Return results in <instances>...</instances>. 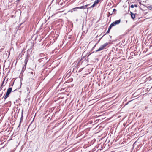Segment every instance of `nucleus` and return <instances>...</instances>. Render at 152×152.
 Masks as SVG:
<instances>
[{
    "label": "nucleus",
    "instance_id": "f257e3e1",
    "mask_svg": "<svg viewBox=\"0 0 152 152\" xmlns=\"http://www.w3.org/2000/svg\"><path fill=\"white\" fill-rule=\"evenodd\" d=\"M12 88H9L6 93V94L4 96V99L5 100L9 96V95L12 91Z\"/></svg>",
    "mask_w": 152,
    "mask_h": 152
},
{
    "label": "nucleus",
    "instance_id": "f03ea898",
    "mask_svg": "<svg viewBox=\"0 0 152 152\" xmlns=\"http://www.w3.org/2000/svg\"><path fill=\"white\" fill-rule=\"evenodd\" d=\"M121 22V20L120 19H119V20H116L115 21L113 22L111 24L113 26H115V25H118L119 24V23H120Z\"/></svg>",
    "mask_w": 152,
    "mask_h": 152
},
{
    "label": "nucleus",
    "instance_id": "7ed1b4c3",
    "mask_svg": "<svg viewBox=\"0 0 152 152\" xmlns=\"http://www.w3.org/2000/svg\"><path fill=\"white\" fill-rule=\"evenodd\" d=\"M31 51L32 50L31 49H28L27 51L26 56H27L28 57H29L31 53Z\"/></svg>",
    "mask_w": 152,
    "mask_h": 152
},
{
    "label": "nucleus",
    "instance_id": "20e7f679",
    "mask_svg": "<svg viewBox=\"0 0 152 152\" xmlns=\"http://www.w3.org/2000/svg\"><path fill=\"white\" fill-rule=\"evenodd\" d=\"M105 48V47L103 45H102L100 46L99 49L96 50V52H97L101 51L104 49Z\"/></svg>",
    "mask_w": 152,
    "mask_h": 152
},
{
    "label": "nucleus",
    "instance_id": "39448f33",
    "mask_svg": "<svg viewBox=\"0 0 152 152\" xmlns=\"http://www.w3.org/2000/svg\"><path fill=\"white\" fill-rule=\"evenodd\" d=\"M88 5L89 4H88L85 6L78 7H77V8L83 9H86L87 8L88 6Z\"/></svg>",
    "mask_w": 152,
    "mask_h": 152
},
{
    "label": "nucleus",
    "instance_id": "423d86ee",
    "mask_svg": "<svg viewBox=\"0 0 152 152\" xmlns=\"http://www.w3.org/2000/svg\"><path fill=\"white\" fill-rule=\"evenodd\" d=\"M130 13L131 18L134 20V18L135 17V14L131 12H130Z\"/></svg>",
    "mask_w": 152,
    "mask_h": 152
},
{
    "label": "nucleus",
    "instance_id": "0eeeda50",
    "mask_svg": "<svg viewBox=\"0 0 152 152\" xmlns=\"http://www.w3.org/2000/svg\"><path fill=\"white\" fill-rule=\"evenodd\" d=\"M26 65L25 64H24V66L22 68V70L21 71V73H23L24 71L26 69Z\"/></svg>",
    "mask_w": 152,
    "mask_h": 152
},
{
    "label": "nucleus",
    "instance_id": "6e6552de",
    "mask_svg": "<svg viewBox=\"0 0 152 152\" xmlns=\"http://www.w3.org/2000/svg\"><path fill=\"white\" fill-rule=\"evenodd\" d=\"M28 60V58H25V61H24V63L26 65L27 63Z\"/></svg>",
    "mask_w": 152,
    "mask_h": 152
},
{
    "label": "nucleus",
    "instance_id": "1a4fd4ad",
    "mask_svg": "<svg viewBox=\"0 0 152 152\" xmlns=\"http://www.w3.org/2000/svg\"><path fill=\"white\" fill-rule=\"evenodd\" d=\"M28 60V58H25V61H24V63L26 65L27 63Z\"/></svg>",
    "mask_w": 152,
    "mask_h": 152
},
{
    "label": "nucleus",
    "instance_id": "9d476101",
    "mask_svg": "<svg viewBox=\"0 0 152 152\" xmlns=\"http://www.w3.org/2000/svg\"><path fill=\"white\" fill-rule=\"evenodd\" d=\"M99 0H96L94 2V4H95L96 5V4H97L99 3Z\"/></svg>",
    "mask_w": 152,
    "mask_h": 152
},
{
    "label": "nucleus",
    "instance_id": "9b49d317",
    "mask_svg": "<svg viewBox=\"0 0 152 152\" xmlns=\"http://www.w3.org/2000/svg\"><path fill=\"white\" fill-rule=\"evenodd\" d=\"M28 73L30 74L31 75H32L33 76H34L35 75V73L34 72H29Z\"/></svg>",
    "mask_w": 152,
    "mask_h": 152
},
{
    "label": "nucleus",
    "instance_id": "f8f14e48",
    "mask_svg": "<svg viewBox=\"0 0 152 152\" xmlns=\"http://www.w3.org/2000/svg\"><path fill=\"white\" fill-rule=\"evenodd\" d=\"M113 26V25H112V24H111L110 26H109V28H108V29L109 30H110L111 28Z\"/></svg>",
    "mask_w": 152,
    "mask_h": 152
},
{
    "label": "nucleus",
    "instance_id": "ddd939ff",
    "mask_svg": "<svg viewBox=\"0 0 152 152\" xmlns=\"http://www.w3.org/2000/svg\"><path fill=\"white\" fill-rule=\"evenodd\" d=\"M108 43H104V44H103V45L105 47H106L108 45Z\"/></svg>",
    "mask_w": 152,
    "mask_h": 152
},
{
    "label": "nucleus",
    "instance_id": "4468645a",
    "mask_svg": "<svg viewBox=\"0 0 152 152\" xmlns=\"http://www.w3.org/2000/svg\"><path fill=\"white\" fill-rule=\"evenodd\" d=\"M148 9L149 10H152V6L151 5V6H149L148 7Z\"/></svg>",
    "mask_w": 152,
    "mask_h": 152
},
{
    "label": "nucleus",
    "instance_id": "2eb2a0df",
    "mask_svg": "<svg viewBox=\"0 0 152 152\" xmlns=\"http://www.w3.org/2000/svg\"><path fill=\"white\" fill-rule=\"evenodd\" d=\"M27 91H28V94L29 93H30V90H29V88L27 87Z\"/></svg>",
    "mask_w": 152,
    "mask_h": 152
},
{
    "label": "nucleus",
    "instance_id": "dca6fc26",
    "mask_svg": "<svg viewBox=\"0 0 152 152\" xmlns=\"http://www.w3.org/2000/svg\"><path fill=\"white\" fill-rule=\"evenodd\" d=\"M84 53H83V55L82 56V59H83L86 56V55L83 56V55Z\"/></svg>",
    "mask_w": 152,
    "mask_h": 152
},
{
    "label": "nucleus",
    "instance_id": "f3484780",
    "mask_svg": "<svg viewBox=\"0 0 152 152\" xmlns=\"http://www.w3.org/2000/svg\"><path fill=\"white\" fill-rule=\"evenodd\" d=\"M95 5H96V4H94V3L93 4L90 8L93 7H94L95 6Z\"/></svg>",
    "mask_w": 152,
    "mask_h": 152
},
{
    "label": "nucleus",
    "instance_id": "a211bd4d",
    "mask_svg": "<svg viewBox=\"0 0 152 152\" xmlns=\"http://www.w3.org/2000/svg\"><path fill=\"white\" fill-rule=\"evenodd\" d=\"M130 7L132 8H133L134 7V5L133 4H132L130 6Z\"/></svg>",
    "mask_w": 152,
    "mask_h": 152
},
{
    "label": "nucleus",
    "instance_id": "6ab92c4d",
    "mask_svg": "<svg viewBox=\"0 0 152 152\" xmlns=\"http://www.w3.org/2000/svg\"><path fill=\"white\" fill-rule=\"evenodd\" d=\"M110 30H109L108 29V30L107 31V32H106V34H107V33H109L110 32Z\"/></svg>",
    "mask_w": 152,
    "mask_h": 152
},
{
    "label": "nucleus",
    "instance_id": "aec40b11",
    "mask_svg": "<svg viewBox=\"0 0 152 152\" xmlns=\"http://www.w3.org/2000/svg\"><path fill=\"white\" fill-rule=\"evenodd\" d=\"M4 83V81L3 82V83L1 85V87H0V88H1L2 86L3 85Z\"/></svg>",
    "mask_w": 152,
    "mask_h": 152
},
{
    "label": "nucleus",
    "instance_id": "412c9836",
    "mask_svg": "<svg viewBox=\"0 0 152 152\" xmlns=\"http://www.w3.org/2000/svg\"><path fill=\"white\" fill-rule=\"evenodd\" d=\"M97 44V43L96 44L94 45V47H93V48L92 49H94L95 48V47H96V44Z\"/></svg>",
    "mask_w": 152,
    "mask_h": 152
},
{
    "label": "nucleus",
    "instance_id": "4be33fe9",
    "mask_svg": "<svg viewBox=\"0 0 152 152\" xmlns=\"http://www.w3.org/2000/svg\"><path fill=\"white\" fill-rule=\"evenodd\" d=\"M134 7H137V4H135L134 5Z\"/></svg>",
    "mask_w": 152,
    "mask_h": 152
},
{
    "label": "nucleus",
    "instance_id": "5701e85b",
    "mask_svg": "<svg viewBox=\"0 0 152 152\" xmlns=\"http://www.w3.org/2000/svg\"><path fill=\"white\" fill-rule=\"evenodd\" d=\"M29 57H28L27 56H26V57H25V58H29Z\"/></svg>",
    "mask_w": 152,
    "mask_h": 152
},
{
    "label": "nucleus",
    "instance_id": "b1692460",
    "mask_svg": "<svg viewBox=\"0 0 152 152\" xmlns=\"http://www.w3.org/2000/svg\"><path fill=\"white\" fill-rule=\"evenodd\" d=\"M29 57H28L27 56H26V57H25V58H29Z\"/></svg>",
    "mask_w": 152,
    "mask_h": 152
},
{
    "label": "nucleus",
    "instance_id": "393cba45",
    "mask_svg": "<svg viewBox=\"0 0 152 152\" xmlns=\"http://www.w3.org/2000/svg\"><path fill=\"white\" fill-rule=\"evenodd\" d=\"M91 53H90V54H89V55L87 56V57H88L89 56V55H90Z\"/></svg>",
    "mask_w": 152,
    "mask_h": 152
},
{
    "label": "nucleus",
    "instance_id": "a878e982",
    "mask_svg": "<svg viewBox=\"0 0 152 152\" xmlns=\"http://www.w3.org/2000/svg\"><path fill=\"white\" fill-rule=\"evenodd\" d=\"M130 101H129V102H128V103H127L126 104H128V103L129 102H130Z\"/></svg>",
    "mask_w": 152,
    "mask_h": 152
},
{
    "label": "nucleus",
    "instance_id": "bb28decb",
    "mask_svg": "<svg viewBox=\"0 0 152 152\" xmlns=\"http://www.w3.org/2000/svg\"><path fill=\"white\" fill-rule=\"evenodd\" d=\"M20 0H17V1H19Z\"/></svg>",
    "mask_w": 152,
    "mask_h": 152
},
{
    "label": "nucleus",
    "instance_id": "cd10ccee",
    "mask_svg": "<svg viewBox=\"0 0 152 152\" xmlns=\"http://www.w3.org/2000/svg\"><path fill=\"white\" fill-rule=\"evenodd\" d=\"M24 50V49H23V50H22V52Z\"/></svg>",
    "mask_w": 152,
    "mask_h": 152
},
{
    "label": "nucleus",
    "instance_id": "c85d7f7f",
    "mask_svg": "<svg viewBox=\"0 0 152 152\" xmlns=\"http://www.w3.org/2000/svg\"><path fill=\"white\" fill-rule=\"evenodd\" d=\"M115 9H114V10H113V11H115Z\"/></svg>",
    "mask_w": 152,
    "mask_h": 152
},
{
    "label": "nucleus",
    "instance_id": "c756f323",
    "mask_svg": "<svg viewBox=\"0 0 152 152\" xmlns=\"http://www.w3.org/2000/svg\"><path fill=\"white\" fill-rule=\"evenodd\" d=\"M20 126V124L19 125L18 127Z\"/></svg>",
    "mask_w": 152,
    "mask_h": 152
},
{
    "label": "nucleus",
    "instance_id": "7c9ffc66",
    "mask_svg": "<svg viewBox=\"0 0 152 152\" xmlns=\"http://www.w3.org/2000/svg\"><path fill=\"white\" fill-rule=\"evenodd\" d=\"M1 96V95H0V96Z\"/></svg>",
    "mask_w": 152,
    "mask_h": 152
},
{
    "label": "nucleus",
    "instance_id": "2f4dec72",
    "mask_svg": "<svg viewBox=\"0 0 152 152\" xmlns=\"http://www.w3.org/2000/svg\"><path fill=\"white\" fill-rule=\"evenodd\" d=\"M1 96V95H0V96Z\"/></svg>",
    "mask_w": 152,
    "mask_h": 152
},
{
    "label": "nucleus",
    "instance_id": "473e14b6",
    "mask_svg": "<svg viewBox=\"0 0 152 152\" xmlns=\"http://www.w3.org/2000/svg\"><path fill=\"white\" fill-rule=\"evenodd\" d=\"M140 0H137V1H140Z\"/></svg>",
    "mask_w": 152,
    "mask_h": 152
}]
</instances>
